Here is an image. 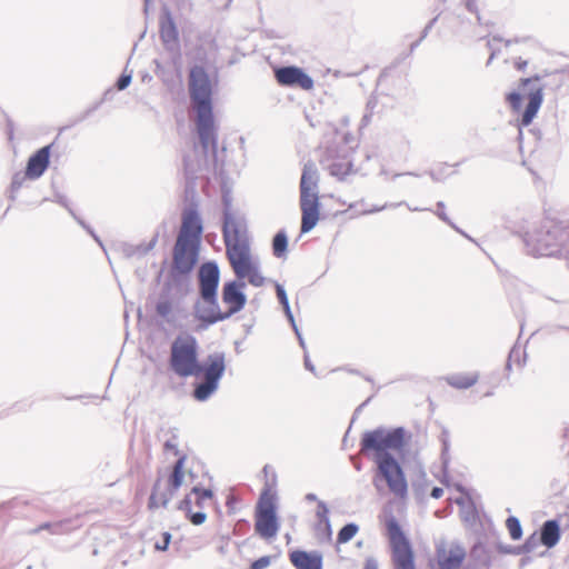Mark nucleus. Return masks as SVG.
<instances>
[{
	"label": "nucleus",
	"instance_id": "f257e3e1",
	"mask_svg": "<svg viewBox=\"0 0 569 569\" xmlns=\"http://www.w3.org/2000/svg\"><path fill=\"white\" fill-rule=\"evenodd\" d=\"M410 439L411 433L403 427L380 426L362 433L360 453L372 458L377 465V476L373 479L377 489L380 488L381 479L395 496L402 498L407 495L408 485L403 470L391 452H402Z\"/></svg>",
	"mask_w": 569,
	"mask_h": 569
},
{
	"label": "nucleus",
	"instance_id": "f03ea898",
	"mask_svg": "<svg viewBox=\"0 0 569 569\" xmlns=\"http://www.w3.org/2000/svg\"><path fill=\"white\" fill-rule=\"evenodd\" d=\"M189 94L196 112V131L204 159L217 160V128L212 108V87L209 74L201 66L189 72Z\"/></svg>",
	"mask_w": 569,
	"mask_h": 569
},
{
	"label": "nucleus",
	"instance_id": "7ed1b4c3",
	"mask_svg": "<svg viewBox=\"0 0 569 569\" xmlns=\"http://www.w3.org/2000/svg\"><path fill=\"white\" fill-rule=\"evenodd\" d=\"M222 234L227 258L238 280L247 278L253 287L263 286L266 279L260 272L258 259L252 257L246 224L231 212L224 211Z\"/></svg>",
	"mask_w": 569,
	"mask_h": 569
},
{
	"label": "nucleus",
	"instance_id": "20e7f679",
	"mask_svg": "<svg viewBox=\"0 0 569 569\" xmlns=\"http://www.w3.org/2000/svg\"><path fill=\"white\" fill-rule=\"evenodd\" d=\"M219 281L220 270L217 262L207 261L200 266L198 270L199 299L193 305V316L200 321V330H207L210 326L228 319L218 302Z\"/></svg>",
	"mask_w": 569,
	"mask_h": 569
},
{
	"label": "nucleus",
	"instance_id": "39448f33",
	"mask_svg": "<svg viewBox=\"0 0 569 569\" xmlns=\"http://www.w3.org/2000/svg\"><path fill=\"white\" fill-rule=\"evenodd\" d=\"M522 240L533 257L569 258V227L565 221L546 220L527 230Z\"/></svg>",
	"mask_w": 569,
	"mask_h": 569
},
{
	"label": "nucleus",
	"instance_id": "423d86ee",
	"mask_svg": "<svg viewBox=\"0 0 569 569\" xmlns=\"http://www.w3.org/2000/svg\"><path fill=\"white\" fill-rule=\"evenodd\" d=\"M301 232L311 231L319 220V172L315 163L303 166L300 179Z\"/></svg>",
	"mask_w": 569,
	"mask_h": 569
},
{
	"label": "nucleus",
	"instance_id": "0eeeda50",
	"mask_svg": "<svg viewBox=\"0 0 569 569\" xmlns=\"http://www.w3.org/2000/svg\"><path fill=\"white\" fill-rule=\"evenodd\" d=\"M226 371V356L223 352L210 353L204 362L198 363L197 377L203 380L196 383L192 396L198 401L208 400L219 388V382Z\"/></svg>",
	"mask_w": 569,
	"mask_h": 569
},
{
	"label": "nucleus",
	"instance_id": "6e6552de",
	"mask_svg": "<svg viewBox=\"0 0 569 569\" xmlns=\"http://www.w3.org/2000/svg\"><path fill=\"white\" fill-rule=\"evenodd\" d=\"M198 342L194 337H177L170 347V369L181 378L197 377Z\"/></svg>",
	"mask_w": 569,
	"mask_h": 569
},
{
	"label": "nucleus",
	"instance_id": "1a4fd4ad",
	"mask_svg": "<svg viewBox=\"0 0 569 569\" xmlns=\"http://www.w3.org/2000/svg\"><path fill=\"white\" fill-rule=\"evenodd\" d=\"M520 91H512L507 94L506 100L513 111H519L522 106V96H527L528 102L521 113L520 126H529L543 101V89L539 84V78L521 79Z\"/></svg>",
	"mask_w": 569,
	"mask_h": 569
},
{
	"label": "nucleus",
	"instance_id": "9d476101",
	"mask_svg": "<svg viewBox=\"0 0 569 569\" xmlns=\"http://www.w3.org/2000/svg\"><path fill=\"white\" fill-rule=\"evenodd\" d=\"M387 530L393 569H416L411 543L395 518L387 521Z\"/></svg>",
	"mask_w": 569,
	"mask_h": 569
},
{
	"label": "nucleus",
	"instance_id": "9b49d317",
	"mask_svg": "<svg viewBox=\"0 0 569 569\" xmlns=\"http://www.w3.org/2000/svg\"><path fill=\"white\" fill-rule=\"evenodd\" d=\"M256 532L263 539L274 538L279 530L277 507L272 497L263 492L256 508Z\"/></svg>",
	"mask_w": 569,
	"mask_h": 569
},
{
	"label": "nucleus",
	"instance_id": "f8f14e48",
	"mask_svg": "<svg viewBox=\"0 0 569 569\" xmlns=\"http://www.w3.org/2000/svg\"><path fill=\"white\" fill-rule=\"evenodd\" d=\"M274 78L280 86L297 87L303 90L313 88V79L296 66L279 67L274 69Z\"/></svg>",
	"mask_w": 569,
	"mask_h": 569
},
{
	"label": "nucleus",
	"instance_id": "ddd939ff",
	"mask_svg": "<svg viewBox=\"0 0 569 569\" xmlns=\"http://www.w3.org/2000/svg\"><path fill=\"white\" fill-rule=\"evenodd\" d=\"M244 281L232 280L223 283L221 298L228 310L224 311L228 319L234 313L241 311L247 303V296L243 292Z\"/></svg>",
	"mask_w": 569,
	"mask_h": 569
},
{
	"label": "nucleus",
	"instance_id": "4468645a",
	"mask_svg": "<svg viewBox=\"0 0 569 569\" xmlns=\"http://www.w3.org/2000/svg\"><path fill=\"white\" fill-rule=\"evenodd\" d=\"M199 244L176 241L173 248V270L180 274H188L198 260Z\"/></svg>",
	"mask_w": 569,
	"mask_h": 569
},
{
	"label": "nucleus",
	"instance_id": "2eb2a0df",
	"mask_svg": "<svg viewBox=\"0 0 569 569\" xmlns=\"http://www.w3.org/2000/svg\"><path fill=\"white\" fill-rule=\"evenodd\" d=\"M202 231V221L197 209H188L182 214L181 229L177 241L200 244Z\"/></svg>",
	"mask_w": 569,
	"mask_h": 569
},
{
	"label": "nucleus",
	"instance_id": "dca6fc26",
	"mask_svg": "<svg viewBox=\"0 0 569 569\" xmlns=\"http://www.w3.org/2000/svg\"><path fill=\"white\" fill-rule=\"evenodd\" d=\"M160 38L168 51H179V32L169 10L160 17Z\"/></svg>",
	"mask_w": 569,
	"mask_h": 569
},
{
	"label": "nucleus",
	"instance_id": "f3484780",
	"mask_svg": "<svg viewBox=\"0 0 569 569\" xmlns=\"http://www.w3.org/2000/svg\"><path fill=\"white\" fill-rule=\"evenodd\" d=\"M172 287L170 282H166L159 293L158 301L156 303V313L166 320L170 325L176 323L174 309L177 302L172 297Z\"/></svg>",
	"mask_w": 569,
	"mask_h": 569
},
{
	"label": "nucleus",
	"instance_id": "a211bd4d",
	"mask_svg": "<svg viewBox=\"0 0 569 569\" xmlns=\"http://www.w3.org/2000/svg\"><path fill=\"white\" fill-rule=\"evenodd\" d=\"M51 146H44L36 151L28 160L26 174L28 179H39L47 170L50 162Z\"/></svg>",
	"mask_w": 569,
	"mask_h": 569
},
{
	"label": "nucleus",
	"instance_id": "6ab92c4d",
	"mask_svg": "<svg viewBox=\"0 0 569 569\" xmlns=\"http://www.w3.org/2000/svg\"><path fill=\"white\" fill-rule=\"evenodd\" d=\"M332 153L333 151L328 149L326 156L321 160V164L332 177L342 180L351 172L352 163L346 157L336 159Z\"/></svg>",
	"mask_w": 569,
	"mask_h": 569
},
{
	"label": "nucleus",
	"instance_id": "aec40b11",
	"mask_svg": "<svg viewBox=\"0 0 569 569\" xmlns=\"http://www.w3.org/2000/svg\"><path fill=\"white\" fill-rule=\"evenodd\" d=\"M290 561L297 569H322V556L317 551H292L290 553Z\"/></svg>",
	"mask_w": 569,
	"mask_h": 569
},
{
	"label": "nucleus",
	"instance_id": "412c9836",
	"mask_svg": "<svg viewBox=\"0 0 569 569\" xmlns=\"http://www.w3.org/2000/svg\"><path fill=\"white\" fill-rule=\"evenodd\" d=\"M465 557V549L456 545L451 546L449 550L442 549L438 551V563L440 569H459Z\"/></svg>",
	"mask_w": 569,
	"mask_h": 569
},
{
	"label": "nucleus",
	"instance_id": "4be33fe9",
	"mask_svg": "<svg viewBox=\"0 0 569 569\" xmlns=\"http://www.w3.org/2000/svg\"><path fill=\"white\" fill-rule=\"evenodd\" d=\"M560 540V527L557 520L543 522L540 529V542L547 548H553Z\"/></svg>",
	"mask_w": 569,
	"mask_h": 569
},
{
	"label": "nucleus",
	"instance_id": "5701e85b",
	"mask_svg": "<svg viewBox=\"0 0 569 569\" xmlns=\"http://www.w3.org/2000/svg\"><path fill=\"white\" fill-rule=\"evenodd\" d=\"M445 379L449 386H451L456 389H468L478 382L479 373L478 372L453 373V375L447 376Z\"/></svg>",
	"mask_w": 569,
	"mask_h": 569
},
{
	"label": "nucleus",
	"instance_id": "b1692460",
	"mask_svg": "<svg viewBox=\"0 0 569 569\" xmlns=\"http://www.w3.org/2000/svg\"><path fill=\"white\" fill-rule=\"evenodd\" d=\"M186 462V456H179L178 460L174 462L172 472L169 477V488L167 491L176 493V491L181 487L183 481V467Z\"/></svg>",
	"mask_w": 569,
	"mask_h": 569
},
{
	"label": "nucleus",
	"instance_id": "393cba45",
	"mask_svg": "<svg viewBox=\"0 0 569 569\" xmlns=\"http://www.w3.org/2000/svg\"><path fill=\"white\" fill-rule=\"evenodd\" d=\"M173 495L169 491H159V481H157L153 486L152 492L149 498V508L156 509L159 507H167L169 501L172 499Z\"/></svg>",
	"mask_w": 569,
	"mask_h": 569
},
{
	"label": "nucleus",
	"instance_id": "a878e982",
	"mask_svg": "<svg viewBox=\"0 0 569 569\" xmlns=\"http://www.w3.org/2000/svg\"><path fill=\"white\" fill-rule=\"evenodd\" d=\"M274 288H276V295H277L278 301L282 306V309L284 311V315H286L288 321L290 322L292 329H296V320H295L293 313L291 311L288 296H287V292H286L283 286L276 282Z\"/></svg>",
	"mask_w": 569,
	"mask_h": 569
},
{
	"label": "nucleus",
	"instance_id": "bb28decb",
	"mask_svg": "<svg viewBox=\"0 0 569 569\" xmlns=\"http://www.w3.org/2000/svg\"><path fill=\"white\" fill-rule=\"evenodd\" d=\"M67 523L63 521L44 522L37 528L30 529L29 535H37L42 530L49 531L51 535H63L67 532Z\"/></svg>",
	"mask_w": 569,
	"mask_h": 569
},
{
	"label": "nucleus",
	"instance_id": "cd10ccee",
	"mask_svg": "<svg viewBox=\"0 0 569 569\" xmlns=\"http://www.w3.org/2000/svg\"><path fill=\"white\" fill-rule=\"evenodd\" d=\"M288 248V237L283 230L276 233L272 239V251L277 258L282 257Z\"/></svg>",
	"mask_w": 569,
	"mask_h": 569
},
{
	"label": "nucleus",
	"instance_id": "c85d7f7f",
	"mask_svg": "<svg viewBox=\"0 0 569 569\" xmlns=\"http://www.w3.org/2000/svg\"><path fill=\"white\" fill-rule=\"evenodd\" d=\"M358 530L359 527L353 522L345 525L338 532V543H347L357 535Z\"/></svg>",
	"mask_w": 569,
	"mask_h": 569
},
{
	"label": "nucleus",
	"instance_id": "c756f323",
	"mask_svg": "<svg viewBox=\"0 0 569 569\" xmlns=\"http://www.w3.org/2000/svg\"><path fill=\"white\" fill-rule=\"evenodd\" d=\"M506 527L512 540H519L522 537L521 523L517 517L510 516L507 518Z\"/></svg>",
	"mask_w": 569,
	"mask_h": 569
},
{
	"label": "nucleus",
	"instance_id": "7c9ffc66",
	"mask_svg": "<svg viewBox=\"0 0 569 569\" xmlns=\"http://www.w3.org/2000/svg\"><path fill=\"white\" fill-rule=\"evenodd\" d=\"M405 204L410 211H422L423 209L421 208H418V207H411L409 203L405 202V201H401V202H398V203H391V204H383V206H373L371 208H368V209H363L361 211V214H371V213H376V212H380L382 210H385L386 208H396V207H399V206H402Z\"/></svg>",
	"mask_w": 569,
	"mask_h": 569
},
{
	"label": "nucleus",
	"instance_id": "2f4dec72",
	"mask_svg": "<svg viewBox=\"0 0 569 569\" xmlns=\"http://www.w3.org/2000/svg\"><path fill=\"white\" fill-rule=\"evenodd\" d=\"M28 178V176L26 174V171L22 173V172H17L13 174L12 177V181H11V184H10V194H9V198L13 201L17 197V192L20 190V188L22 187L23 182L26 181V179Z\"/></svg>",
	"mask_w": 569,
	"mask_h": 569
},
{
	"label": "nucleus",
	"instance_id": "473e14b6",
	"mask_svg": "<svg viewBox=\"0 0 569 569\" xmlns=\"http://www.w3.org/2000/svg\"><path fill=\"white\" fill-rule=\"evenodd\" d=\"M329 508L327 506V503L325 501H318L317 503V511H316V517L318 519V526L319 528L321 527V525H326L327 527H329Z\"/></svg>",
	"mask_w": 569,
	"mask_h": 569
},
{
	"label": "nucleus",
	"instance_id": "72a5a7b5",
	"mask_svg": "<svg viewBox=\"0 0 569 569\" xmlns=\"http://www.w3.org/2000/svg\"><path fill=\"white\" fill-rule=\"evenodd\" d=\"M539 541H540V538L538 539L537 535L532 533L531 536H529L526 539L525 543L521 547L517 548L515 553H517V555L530 553V552L535 551V549L537 548Z\"/></svg>",
	"mask_w": 569,
	"mask_h": 569
},
{
	"label": "nucleus",
	"instance_id": "f704fd0d",
	"mask_svg": "<svg viewBox=\"0 0 569 569\" xmlns=\"http://www.w3.org/2000/svg\"><path fill=\"white\" fill-rule=\"evenodd\" d=\"M445 202L443 201H438L437 202V208L438 210L435 212L437 214V217L442 220L443 222H446L447 224H449L452 229H455L457 232L461 233L462 236L469 238L461 229H459L450 219L449 217L447 216V213L445 212Z\"/></svg>",
	"mask_w": 569,
	"mask_h": 569
},
{
	"label": "nucleus",
	"instance_id": "c9c22d12",
	"mask_svg": "<svg viewBox=\"0 0 569 569\" xmlns=\"http://www.w3.org/2000/svg\"><path fill=\"white\" fill-rule=\"evenodd\" d=\"M263 473L266 476V487L267 490L264 492L268 493V490L273 487L277 482V473L273 469H271L268 465L263 467Z\"/></svg>",
	"mask_w": 569,
	"mask_h": 569
},
{
	"label": "nucleus",
	"instance_id": "e433bc0d",
	"mask_svg": "<svg viewBox=\"0 0 569 569\" xmlns=\"http://www.w3.org/2000/svg\"><path fill=\"white\" fill-rule=\"evenodd\" d=\"M157 242L158 234H154L152 239L149 241V243L134 246V250L137 251L138 256H144L156 247Z\"/></svg>",
	"mask_w": 569,
	"mask_h": 569
},
{
	"label": "nucleus",
	"instance_id": "4c0bfd02",
	"mask_svg": "<svg viewBox=\"0 0 569 569\" xmlns=\"http://www.w3.org/2000/svg\"><path fill=\"white\" fill-rule=\"evenodd\" d=\"M377 106V100L375 97H370L367 101V106H366V113L363 114L362 117V126H367L369 122H370V118L372 116V112H373V109L376 108Z\"/></svg>",
	"mask_w": 569,
	"mask_h": 569
},
{
	"label": "nucleus",
	"instance_id": "58836bf2",
	"mask_svg": "<svg viewBox=\"0 0 569 569\" xmlns=\"http://www.w3.org/2000/svg\"><path fill=\"white\" fill-rule=\"evenodd\" d=\"M52 201H54V202L59 203L60 206H62L63 208H66L68 210V212L74 219L78 218L77 214L74 213V211L72 210V208L70 207L69 200L64 194L59 193V192L54 193Z\"/></svg>",
	"mask_w": 569,
	"mask_h": 569
},
{
	"label": "nucleus",
	"instance_id": "ea45409f",
	"mask_svg": "<svg viewBox=\"0 0 569 569\" xmlns=\"http://www.w3.org/2000/svg\"><path fill=\"white\" fill-rule=\"evenodd\" d=\"M131 80H132V71L127 72V70H124L122 72V74L117 80V83H116L117 89L124 90L126 88L129 87V84L131 83Z\"/></svg>",
	"mask_w": 569,
	"mask_h": 569
},
{
	"label": "nucleus",
	"instance_id": "a19ab883",
	"mask_svg": "<svg viewBox=\"0 0 569 569\" xmlns=\"http://www.w3.org/2000/svg\"><path fill=\"white\" fill-rule=\"evenodd\" d=\"M77 222L94 239V241L102 248V250L106 252V247L104 244L102 243L101 239L99 238V236L93 231V229L87 224L82 219H80L79 217L76 219Z\"/></svg>",
	"mask_w": 569,
	"mask_h": 569
},
{
	"label": "nucleus",
	"instance_id": "79ce46f5",
	"mask_svg": "<svg viewBox=\"0 0 569 569\" xmlns=\"http://www.w3.org/2000/svg\"><path fill=\"white\" fill-rule=\"evenodd\" d=\"M163 448L164 451L172 452L174 456H179L177 436L172 435L169 439H167L164 441Z\"/></svg>",
	"mask_w": 569,
	"mask_h": 569
},
{
	"label": "nucleus",
	"instance_id": "37998d69",
	"mask_svg": "<svg viewBox=\"0 0 569 569\" xmlns=\"http://www.w3.org/2000/svg\"><path fill=\"white\" fill-rule=\"evenodd\" d=\"M501 41H502V38L497 37V36H495V37H492L491 39L488 40L487 46L490 49V57H489V59L487 61V64H490L491 61L496 58V56L498 53V49L496 47V43L497 42H501Z\"/></svg>",
	"mask_w": 569,
	"mask_h": 569
},
{
	"label": "nucleus",
	"instance_id": "c03bdc74",
	"mask_svg": "<svg viewBox=\"0 0 569 569\" xmlns=\"http://www.w3.org/2000/svg\"><path fill=\"white\" fill-rule=\"evenodd\" d=\"M191 493H193L196 497H198V500H211L213 493L210 489H201L199 487H193L191 490Z\"/></svg>",
	"mask_w": 569,
	"mask_h": 569
},
{
	"label": "nucleus",
	"instance_id": "a18cd8bd",
	"mask_svg": "<svg viewBox=\"0 0 569 569\" xmlns=\"http://www.w3.org/2000/svg\"><path fill=\"white\" fill-rule=\"evenodd\" d=\"M270 563H271V557L263 556V557H260L257 560H254L251 563L250 569H266L270 566Z\"/></svg>",
	"mask_w": 569,
	"mask_h": 569
},
{
	"label": "nucleus",
	"instance_id": "49530a36",
	"mask_svg": "<svg viewBox=\"0 0 569 569\" xmlns=\"http://www.w3.org/2000/svg\"><path fill=\"white\" fill-rule=\"evenodd\" d=\"M171 541V533L163 532L161 541H157L154 545L156 550L158 551H166L170 545Z\"/></svg>",
	"mask_w": 569,
	"mask_h": 569
},
{
	"label": "nucleus",
	"instance_id": "de8ad7c7",
	"mask_svg": "<svg viewBox=\"0 0 569 569\" xmlns=\"http://www.w3.org/2000/svg\"><path fill=\"white\" fill-rule=\"evenodd\" d=\"M207 519V515L202 511L189 512V520L191 523L199 526L202 525Z\"/></svg>",
	"mask_w": 569,
	"mask_h": 569
},
{
	"label": "nucleus",
	"instance_id": "09e8293b",
	"mask_svg": "<svg viewBox=\"0 0 569 569\" xmlns=\"http://www.w3.org/2000/svg\"><path fill=\"white\" fill-rule=\"evenodd\" d=\"M520 355H521V350L519 348H512L509 352V357H508V361H507V365H506V369L507 370H511V363L513 361V359L517 360V362L519 363V358H520Z\"/></svg>",
	"mask_w": 569,
	"mask_h": 569
},
{
	"label": "nucleus",
	"instance_id": "8fccbe9b",
	"mask_svg": "<svg viewBox=\"0 0 569 569\" xmlns=\"http://www.w3.org/2000/svg\"><path fill=\"white\" fill-rule=\"evenodd\" d=\"M437 20V18L432 19L423 29L422 31V34L420 37V39L418 41H416L415 43L411 44V50H413L416 47L419 46V43L427 37V34L429 33V31L431 30L435 21Z\"/></svg>",
	"mask_w": 569,
	"mask_h": 569
},
{
	"label": "nucleus",
	"instance_id": "3c124183",
	"mask_svg": "<svg viewBox=\"0 0 569 569\" xmlns=\"http://www.w3.org/2000/svg\"><path fill=\"white\" fill-rule=\"evenodd\" d=\"M192 495H193V493H191V492H190L189 495H187V496L183 498V500L180 502V506H179V508H180L181 510H184V511H187L188 513H189V512H191V506H192V499H191V496H192Z\"/></svg>",
	"mask_w": 569,
	"mask_h": 569
},
{
	"label": "nucleus",
	"instance_id": "603ef678",
	"mask_svg": "<svg viewBox=\"0 0 569 569\" xmlns=\"http://www.w3.org/2000/svg\"><path fill=\"white\" fill-rule=\"evenodd\" d=\"M465 6L469 12L478 13L477 2L476 0H463ZM478 20H480L479 14H477Z\"/></svg>",
	"mask_w": 569,
	"mask_h": 569
},
{
	"label": "nucleus",
	"instance_id": "864d4df0",
	"mask_svg": "<svg viewBox=\"0 0 569 569\" xmlns=\"http://www.w3.org/2000/svg\"><path fill=\"white\" fill-rule=\"evenodd\" d=\"M317 530L319 532H322L327 540L331 539L332 530H331V523L330 522H329V527H327L326 525H321V527L319 528V526L317 525Z\"/></svg>",
	"mask_w": 569,
	"mask_h": 569
},
{
	"label": "nucleus",
	"instance_id": "5fc2aeb1",
	"mask_svg": "<svg viewBox=\"0 0 569 569\" xmlns=\"http://www.w3.org/2000/svg\"><path fill=\"white\" fill-rule=\"evenodd\" d=\"M443 495V489L440 488V487H433L431 492H430V496L435 499H439L441 498Z\"/></svg>",
	"mask_w": 569,
	"mask_h": 569
},
{
	"label": "nucleus",
	"instance_id": "6e6d98bb",
	"mask_svg": "<svg viewBox=\"0 0 569 569\" xmlns=\"http://www.w3.org/2000/svg\"><path fill=\"white\" fill-rule=\"evenodd\" d=\"M305 367L307 370H309L310 372H312L313 375H316V368L315 366L312 365V362L310 361L309 359V356L308 355H305Z\"/></svg>",
	"mask_w": 569,
	"mask_h": 569
},
{
	"label": "nucleus",
	"instance_id": "4d7b16f0",
	"mask_svg": "<svg viewBox=\"0 0 569 569\" xmlns=\"http://www.w3.org/2000/svg\"><path fill=\"white\" fill-rule=\"evenodd\" d=\"M365 569H378V562L375 559L369 558L366 560Z\"/></svg>",
	"mask_w": 569,
	"mask_h": 569
},
{
	"label": "nucleus",
	"instance_id": "13d9d810",
	"mask_svg": "<svg viewBox=\"0 0 569 569\" xmlns=\"http://www.w3.org/2000/svg\"><path fill=\"white\" fill-rule=\"evenodd\" d=\"M293 331H295V333H296V336H297V338L299 340L300 346L305 349L306 348L305 340H303V338H302V336H301V333H300V331H299L297 326H296V329H293Z\"/></svg>",
	"mask_w": 569,
	"mask_h": 569
},
{
	"label": "nucleus",
	"instance_id": "bf43d9fd",
	"mask_svg": "<svg viewBox=\"0 0 569 569\" xmlns=\"http://www.w3.org/2000/svg\"><path fill=\"white\" fill-rule=\"evenodd\" d=\"M124 253L127 257H132V256H136L137 254V251L134 250V247L133 246H128L126 249H124Z\"/></svg>",
	"mask_w": 569,
	"mask_h": 569
},
{
	"label": "nucleus",
	"instance_id": "052dcab7",
	"mask_svg": "<svg viewBox=\"0 0 569 569\" xmlns=\"http://www.w3.org/2000/svg\"><path fill=\"white\" fill-rule=\"evenodd\" d=\"M305 499H306L307 501H310V502H311V501H317V502L319 501V500H318V498H317V496H316L315 493H307V495H306V497H305Z\"/></svg>",
	"mask_w": 569,
	"mask_h": 569
},
{
	"label": "nucleus",
	"instance_id": "680f3d73",
	"mask_svg": "<svg viewBox=\"0 0 569 569\" xmlns=\"http://www.w3.org/2000/svg\"><path fill=\"white\" fill-rule=\"evenodd\" d=\"M429 174L433 181H440V176L436 171L431 170Z\"/></svg>",
	"mask_w": 569,
	"mask_h": 569
},
{
	"label": "nucleus",
	"instance_id": "e2e57ef3",
	"mask_svg": "<svg viewBox=\"0 0 569 569\" xmlns=\"http://www.w3.org/2000/svg\"><path fill=\"white\" fill-rule=\"evenodd\" d=\"M400 176H416V177H418V174H417V173H413V172H406V173H395V174L392 176V179H396V178H398V177H400Z\"/></svg>",
	"mask_w": 569,
	"mask_h": 569
},
{
	"label": "nucleus",
	"instance_id": "0e129e2a",
	"mask_svg": "<svg viewBox=\"0 0 569 569\" xmlns=\"http://www.w3.org/2000/svg\"><path fill=\"white\" fill-rule=\"evenodd\" d=\"M206 503V500H198V497H196V505L200 508H203Z\"/></svg>",
	"mask_w": 569,
	"mask_h": 569
},
{
	"label": "nucleus",
	"instance_id": "69168bd1",
	"mask_svg": "<svg viewBox=\"0 0 569 569\" xmlns=\"http://www.w3.org/2000/svg\"><path fill=\"white\" fill-rule=\"evenodd\" d=\"M526 66H527V61H521V62L517 63V67L519 70H523Z\"/></svg>",
	"mask_w": 569,
	"mask_h": 569
},
{
	"label": "nucleus",
	"instance_id": "338daca9",
	"mask_svg": "<svg viewBox=\"0 0 569 569\" xmlns=\"http://www.w3.org/2000/svg\"><path fill=\"white\" fill-rule=\"evenodd\" d=\"M98 108V104L94 106L93 108L89 109L86 111L84 116L82 117V119H84L90 112H92L93 110H96Z\"/></svg>",
	"mask_w": 569,
	"mask_h": 569
},
{
	"label": "nucleus",
	"instance_id": "774afa93",
	"mask_svg": "<svg viewBox=\"0 0 569 569\" xmlns=\"http://www.w3.org/2000/svg\"><path fill=\"white\" fill-rule=\"evenodd\" d=\"M348 372H350L352 375H360V372L358 370H355V369H348Z\"/></svg>",
	"mask_w": 569,
	"mask_h": 569
}]
</instances>
